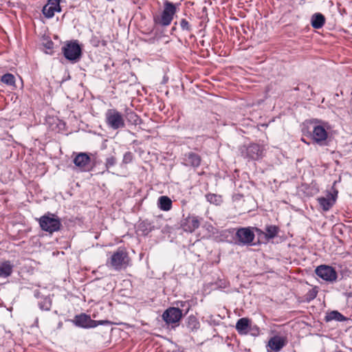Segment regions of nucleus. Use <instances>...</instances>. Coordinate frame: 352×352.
I'll list each match as a JSON object with an SVG mask.
<instances>
[{
    "label": "nucleus",
    "instance_id": "f257e3e1",
    "mask_svg": "<svg viewBox=\"0 0 352 352\" xmlns=\"http://www.w3.org/2000/svg\"><path fill=\"white\" fill-rule=\"evenodd\" d=\"M177 12L175 5L168 1L164 3V10L160 15L155 18V36L158 32H163V28L168 27L172 22Z\"/></svg>",
    "mask_w": 352,
    "mask_h": 352
},
{
    "label": "nucleus",
    "instance_id": "f03ea898",
    "mask_svg": "<svg viewBox=\"0 0 352 352\" xmlns=\"http://www.w3.org/2000/svg\"><path fill=\"white\" fill-rule=\"evenodd\" d=\"M130 257L126 250L119 248L108 258L107 265L116 271L126 269L130 265Z\"/></svg>",
    "mask_w": 352,
    "mask_h": 352
},
{
    "label": "nucleus",
    "instance_id": "7ed1b4c3",
    "mask_svg": "<svg viewBox=\"0 0 352 352\" xmlns=\"http://www.w3.org/2000/svg\"><path fill=\"white\" fill-rule=\"evenodd\" d=\"M38 221L41 229L50 234L58 232L62 227L60 218L55 214L49 212L41 216Z\"/></svg>",
    "mask_w": 352,
    "mask_h": 352
},
{
    "label": "nucleus",
    "instance_id": "20e7f679",
    "mask_svg": "<svg viewBox=\"0 0 352 352\" xmlns=\"http://www.w3.org/2000/svg\"><path fill=\"white\" fill-rule=\"evenodd\" d=\"M330 129L329 123L316 120L311 134L312 139L316 144L320 146L325 145L328 138L327 131Z\"/></svg>",
    "mask_w": 352,
    "mask_h": 352
},
{
    "label": "nucleus",
    "instance_id": "39448f33",
    "mask_svg": "<svg viewBox=\"0 0 352 352\" xmlns=\"http://www.w3.org/2000/svg\"><path fill=\"white\" fill-rule=\"evenodd\" d=\"M105 122L109 128L113 130L125 126L122 114L116 109H110L107 111L105 113Z\"/></svg>",
    "mask_w": 352,
    "mask_h": 352
},
{
    "label": "nucleus",
    "instance_id": "423d86ee",
    "mask_svg": "<svg viewBox=\"0 0 352 352\" xmlns=\"http://www.w3.org/2000/svg\"><path fill=\"white\" fill-rule=\"evenodd\" d=\"M62 52L64 56L71 61H77L82 54L81 48L76 41L67 43L62 47Z\"/></svg>",
    "mask_w": 352,
    "mask_h": 352
},
{
    "label": "nucleus",
    "instance_id": "0eeeda50",
    "mask_svg": "<svg viewBox=\"0 0 352 352\" xmlns=\"http://www.w3.org/2000/svg\"><path fill=\"white\" fill-rule=\"evenodd\" d=\"M236 243L239 245H251L254 239V233L250 228H241L236 232Z\"/></svg>",
    "mask_w": 352,
    "mask_h": 352
},
{
    "label": "nucleus",
    "instance_id": "6e6552de",
    "mask_svg": "<svg viewBox=\"0 0 352 352\" xmlns=\"http://www.w3.org/2000/svg\"><path fill=\"white\" fill-rule=\"evenodd\" d=\"M242 155L249 160H258L263 156V147L257 144H251L241 151Z\"/></svg>",
    "mask_w": 352,
    "mask_h": 352
},
{
    "label": "nucleus",
    "instance_id": "1a4fd4ad",
    "mask_svg": "<svg viewBox=\"0 0 352 352\" xmlns=\"http://www.w3.org/2000/svg\"><path fill=\"white\" fill-rule=\"evenodd\" d=\"M107 322V321H98V323L100 324H103ZM74 323L80 327L82 328H93L97 326L98 321L91 320L90 316L85 314H81L80 315H76L74 320Z\"/></svg>",
    "mask_w": 352,
    "mask_h": 352
},
{
    "label": "nucleus",
    "instance_id": "9d476101",
    "mask_svg": "<svg viewBox=\"0 0 352 352\" xmlns=\"http://www.w3.org/2000/svg\"><path fill=\"white\" fill-rule=\"evenodd\" d=\"M287 343V338L281 336H272L268 341L266 349L267 352H279Z\"/></svg>",
    "mask_w": 352,
    "mask_h": 352
},
{
    "label": "nucleus",
    "instance_id": "9b49d317",
    "mask_svg": "<svg viewBox=\"0 0 352 352\" xmlns=\"http://www.w3.org/2000/svg\"><path fill=\"white\" fill-rule=\"evenodd\" d=\"M315 272L318 276L326 281L333 282L337 278V273L331 266L320 265L316 267Z\"/></svg>",
    "mask_w": 352,
    "mask_h": 352
},
{
    "label": "nucleus",
    "instance_id": "f8f14e48",
    "mask_svg": "<svg viewBox=\"0 0 352 352\" xmlns=\"http://www.w3.org/2000/svg\"><path fill=\"white\" fill-rule=\"evenodd\" d=\"M182 317V311L178 307H170L162 314V318L167 324L178 323Z\"/></svg>",
    "mask_w": 352,
    "mask_h": 352
},
{
    "label": "nucleus",
    "instance_id": "ddd939ff",
    "mask_svg": "<svg viewBox=\"0 0 352 352\" xmlns=\"http://www.w3.org/2000/svg\"><path fill=\"white\" fill-rule=\"evenodd\" d=\"M338 197V191L333 189V192H328L326 197H320L317 199L320 206L324 211H328L336 203Z\"/></svg>",
    "mask_w": 352,
    "mask_h": 352
},
{
    "label": "nucleus",
    "instance_id": "4468645a",
    "mask_svg": "<svg viewBox=\"0 0 352 352\" xmlns=\"http://www.w3.org/2000/svg\"><path fill=\"white\" fill-rule=\"evenodd\" d=\"M60 0H49L42 12L45 17L50 19L54 16L55 12H60Z\"/></svg>",
    "mask_w": 352,
    "mask_h": 352
},
{
    "label": "nucleus",
    "instance_id": "2eb2a0df",
    "mask_svg": "<svg viewBox=\"0 0 352 352\" xmlns=\"http://www.w3.org/2000/svg\"><path fill=\"white\" fill-rule=\"evenodd\" d=\"M74 164L82 171L88 170L91 158L86 153H78L73 160Z\"/></svg>",
    "mask_w": 352,
    "mask_h": 352
},
{
    "label": "nucleus",
    "instance_id": "dca6fc26",
    "mask_svg": "<svg viewBox=\"0 0 352 352\" xmlns=\"http://www.w3.org/2000/svg\"><path fill=\"white\" fill-rule=\"evenodd\" d=\"M199 221L197 217H190L185 219L183 229L186 232H192L199 226Z\"/></svg>",
    "mask_w": 352,
    "mask_h": 352
},
{
    "label": "nucleus",
    "instance_id": "f3484780",
    "mask_svg": "<svg viewBox=\"0 0 352 352\" xmlns=\"http://www.w3.org/2000/svg\"><path fill=\"white\" fill-rule=\"evenodd\" d=\"M200 157L194 153H188L185 155L184 164L186 166H191L193 167H198L200 165Z\"/></svg>",
    "mask_w": 352,
    "mask_h": 352
},
{
    "label": "nucleus",
    "instance_id": "a211bd4d",
    "mask_svg": "<svg viewBox=\"0 0 352 352\" xmlns=\"http://www.w3.org/2000/svg\"><path fill=\"white\" fill-rule=\"evenodd\" d=\"M157 207L163 211H169L172 208L173 202L168 196H160L157 200Z\"/></svg>",
    "mask_w": 352,
    "mask_h": 352
},
{
    "label": "nucleus",
    "instance_id": "6ab92c4d",
    "mask_svg": "<svg viewBox=\"0 0 352 352\" xmlns=\"http://www.w3.org/2000/svg\"><path fill=\"white\" fill-rule=\"evenodd\" d=\"M249 319L247 318H240L236 324V329L240 334L245 335L250 329Z\"/></svg>",
    "mask_w": 352,
    "mask_h": 352
},
{
    "label": "nucleus",
    "instance_id": "aec40b11",
    "mask_svg": "<svg viewBox=\"0 0 352 352\" xmlns=\"http://www.w3.org/2000/svg\"><path fill=\"white\" fill-rule=\"evenodd\" d=\"M13 265L10 261H6L0 264V277L7 278L10 276L13 272Z\"/></svg>",
    "mask_w": 352,
    "mask_h": 352
},
{
    "label": "nucleus",
    "instance_id": "412c9836",
    "mask_svg": "<svg viewBox=\"0 0 352 352\" xmlns=\"http://www.w3.org/2000/svg\"><path fill=\"white\" fill-rule=\"evenodd\" d=\"M325 21L324 16L321 13H316L311 16V23L316 29L321 28Z\"/></svg>",
    "mask_w": 352,
    "mask_h": 352
},
{
    "label": "nucleus",
    "instance_id": "4be33fe9",
    "mask_svg": "<svg viewBox=\"0 0 352 352\" xmlns=\"http://www.w3.org/2000/svg\"><path fill=\"white\" fill-rule=\"evenodd\" d=\"M124 116L127 122L131 124L138 125L140 123V117L136 114V113L131 109H126L125 111Z\"/></svg>",
    "mask_w": 352,
    "mask_h": 352
},
{
    "label": "nucleus",
    "instance_id": "5701e85b",
    "mask_svg": "<svg viewBox=\"0 0 352 352\" xmlns=\"http://www.w3.org/2000/svg\"><path fill=\"white\" fill-rule=\"evenodd\" d=\"M325 320L327 322L331 320L344 322L346 321L347 318L338 311H332L330 313L327 314V315L325 317Z\"/></svg>",
    "mask_w": 352,
    "mask_h": 352
},
{
    "label": "nucleus",
    "instance_id": "b1692460",
    "mask_svg": "<svg viewBox=\"0 0 352 352\" xmlns=\"http://www.w3.org/2000/svg\"><path fill=\"white\" fill-rule=\"evenodd\" d=\"M278 230V228L276 226H267L265 229V238L267 240L274 239L277 235Z\"/></svg>",
    "mask_w": 352,
    "mask_h": 352
},
{
    "label": "nucleus",
    "instance_id": "393cba45",
    "mask_svg": "<svg viewBox=\"0 0 352 352\" xmlns=\"http://www.w3.org/2000/svg\"><path fill=\"white\" fill-rule=\"evenodd\" d=\"M206 200L210 204L219 206L222 203V197L219 195L208 193L206 195Z\"/></svg>",
    "mask_w": 352,
    "mask_h": 352
},
{
    "label": "nucleus",
    "instance_id": "a878e982",
    "mask_svg": "<svg viewBox=\"0 0 352 352\" xmlns=\"http://www.w3.org/2000/svg\"><path fill=\"white\" fill-rule=\"evenodd\" d=\"M1 81L6 85L15 87V77L12 74L7 73L2 76Z\"/></svg>",
    "mask_w": 352,
    "mask_h": 352
},
{
    "label": "nucleus",
    "instance_id": "bb28decb",
    "mask_svg": "<svg viewBox=\"0 0 352 352\" xmlns=\"http://www.w3.org/2000/svg\"><path fill=\"white\" fill-rule=\"evenodd\" d=\"M133 160V154L130 151L126 152L123 156L122 163L127 164L132 162Z\"/></svg>",
    "mask_w": 352,
    "mask_h": 352
},
{
    "label": "nucleus",
    "instance_id": "cd10ccee",
    "mask_svg": "<svg viewBox=\"0 0 352 352\" xmlns=\"http://www.w3.org/2000/svg\"><path fill=\"white\" fill-rule=\"evenodd\" d=\"M180 27L182 30L190 32L191 31V26L188 22V21L185 19H182L180 21Z\"/></svg>",
    "mask_w": 352,
    "mask_h": 352
},
{
    "label": "nucleus",
    "instance_id": "c85d7f7f",
    "mask_svg": "<svg viewBox=\"0 0 352 352\" xmlns=\"http://www.w3.org/2000/svg\"><path fill=\"white\" fill-rule=\"evenodd\" d=\"M116 158L114 157H110L109 158L107 159V161H106V166L107 168H110L113 166L115 165L116 164Z\"/></svg>",
    "mask_w": 352,
    "mask_h": 352
},
{
    "label": "nucleus",
    "instance_id": "c756f323",
    "mask_svg": "<svg viewBox=\"0 0 352 352\" xmlns=\"http://www.w3.org/2000/svg\"><path fill=\"white\" fill-rule=\"evenodd\" d=\"M44 46L47 50H52L54 48V43L52 41H47L45 43H44Z\"/></svg>",
    "mask_w": 352,
    "mask_h": 352
},
{
    "label": "nucleus",
    "instance_id": "7c9ffc66",
    "mask_svg": "<svg viewBox=\"0 0 352 352\" xmlns=\"http://www.w3.org/2000/svg\"><path fill=\"white\" fill-rule=\"evenodd\" d=\"M190 320H192L193 322H195L194 327L197 328V326L198 325V322H197L196 319L195 318H190Z\"/></svg>",
    "mask_w": 352,
    "mask_h": 352
},
{
    "label": "nucleus",
    "instance_id": "2f4dec72",
    "mask_svg": "<svg viewBox=\"0 0 352 352\" xmlns=\"http://www.w3.org/2000/svg\"><path fill=\"white\" fill-rule=\"evenodd\" d=\"M179 303L181 307H184V305H186V302H180Z\"/></svg>",
    "mask_w": 352,
    "mask_h": 352
},
{
    "label": "nucleus",
    "instance_id": "473e14b6",
    "mask_svg": "<svg viewBox=\"0 0 352 352\" xmlns=\"http://www.w3.org/2000/svg\"><path fill=\"white\" fill-rule=\"evenodd\" d=\"M302 141L303 142H305V143H307V142H305V140H304V139H302Z\"/></svg>",
    "mask_w": 352,
    "mask_h": 352
}]
</instances>
